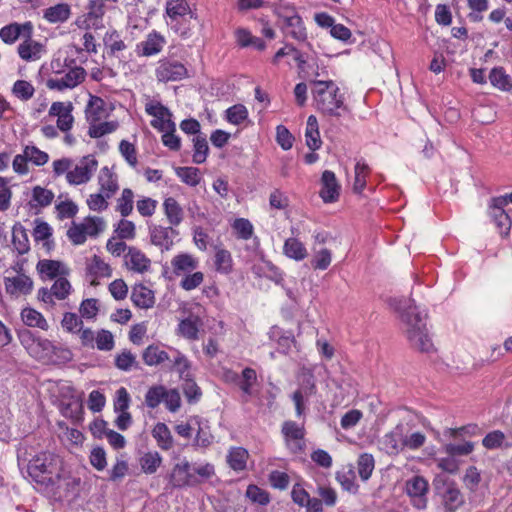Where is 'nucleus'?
Segmentation results:
<instances>
[{"label": "nucleus", "mask_w": 512, "mask_h": 512, "mask_svg": "<svg viewBox=\"0 0 512 512\" xmlns=\"http://www.w3.org/2000/svg\"><path fill=\"white\" fill-rule=\"evenodd\" d=\"M25 39L18 46V54L24 61H36L41 58L43 45L31 38L25 36Z\"/></svg>", "instance_id": "nucleus-25"}, {"label": "nucleus", "mask_w": 512, "mask_h": 512, "mask_svg": "<svg viewBox=\"0 0 512 512\" xmlns=\"http://www.w3.org/2000/svg\"><path fill=\"white\" fill-rule=\"evenodd\" d=\"M226 117L230 123L239 125L247 119L248 110L244 105L236 104L226 110Z\"/></svg>", "instance_id": "nucleus-61"}, {"label": "nucleus", "mask_w": 512, "mask_h": 512, "mask_svg": "<svg viewBox=\"0 0 512 512\" xmlns=\"http://www.w3.org/2000/svg\"><path fill=\"white\" fill-rule=\"evenodd\" d=\"M4 284L6 292L14 297H18L21 294L27 295L33 288V281L25 274H20L15 277H6Z\"/></svg>", "instance_id": "nucleus-21"}, {"label": "nucleus", "mask_w": 512, "mask_h": 512, "mask_svg": "<svg viewBox=\"0 0 512 512\" xmlns=\"http://www.w3.org/2000/svg\"><path fill=\"white\" fill-rule=\"evenodd\" d=\"M379 448L389 456H397L404 450V426L396 425L379 440Z\"/></svg>", "instance_id": "nucleus-12"}, {"label": "nucleus", "mask_w": 512, "mask_h": 512, "mask_svg": "<svg viewBox=\"0 0 512 512\" xmlns=\"http://www.w3.org/2000/svg\"><path fill=\"white\" fill-rule=\"evenodd\" d=\"M336 480L341 485L342 489L349 493L356 494L359 490V485L356 483V475L352 467L347 471L337 472Z\"/></svg>", "instance_id": "nucleus-48"}, {"label": "nucleus", "mask_w": 512, "mask_h": 512, "mask_svg": "<svg viewBox=\"0 0 512 512\" xmlns=\"http://www.w3.org/2000/svg\"><path fill=\"white\" fill-rule=\"evenodd\" d=\"M131 300L141 309H149L155 303L154 292L142 284L135 285L131 292Z\"/></svg>", "instance_id": "nucleus-27"}, {"label": "nucleus", "mask_w": 512, "mask_h": 512, "mask_svg": "<svg viewBox=\"0 0 512 512\" xmlns=\"http://www.w3.org/2000/svg\"><path fill=\"white\" fill-rule=\"evenodd\" d=\"M134 193L131 189H123L121 196L117 199L116 210L122 217L129 216L133 211Z\"/></svg>", "instance_id": "nucleus-55"}, {"label": "nucleus", "mask_w": 512, "mask_h": 512, "mask_svg": "<svg viewBox=\"0 0 512 512\" xmlns=\"http://www.w3.org/2000/svg\"><path fill=\"white\" fill-rule=\"evenodd\" d=\"M506 436L500 430L489 432L482 440V445L489 450L498 449L501 447H512V442H505Z\"/></svg>", "instance_id": "nucleus-51"}, {"label": "nucleus", "mask_w": 512, "mask_h": 512, "mask_svg": "<svg viewBox=\"0 0 512 512\" xmlns=\"http://www.w3.org/2000/svg\"><path fill=\"white\" fill-rule=\"evenodd\" d=\"M489 213L493 218V221L499 230L500 235L503 237L508 236L512 226V220L510 216L505 212L504 207L495 206L491 201L489 204Z\"/></svg>", "instance_id": "nucleus-26"}, {"label": "nucleus", "mask_w": 512, "mask_h": 512, "mask_svg": "<svg viewBox=\"0 0 512 512\" xmlns=\"http://www.w3.org/2000/svg\"><path fill=\"white\" fill-rule=\"evenodd\" d=\"M70 13L69 5L60 3L47 8L44 12V18L51 23L64 22L69 18Z\"/></svg>", "instance_id": "nucleus-43"}, {"label": "nucleus", "mask_w": 512, "mask_h": 512, "mask_svg": "<svg viewBox=\"0 0 512 512\" xmlns=\"http://www.w3.org/2000/svg\"><path fill=\"white\" fill-rule=\"evenodd\" d=\"M166 14L168 15L170 22L168 24L175 31H179L178 24L181 20H184L186 16L193 17V13L186 0H170L166 4Z\"/></svg>", "instance_id": "nucleus-15"}, {"label": "nucleus", "mask_w": 512, "mask_h": 512, "mask_svg": "<svg viewBox=\"0 0 512 512\" xmlns=\"http://www.w3.org/2000/svg\"><path fill=\"white\" fill-rule=\"evenodd\" d=\"M27 473L41 489L59 498L76 492L81 483L64 468L61 457L51 452L39 453L29 460Z\"/></svg>", "instance_id": "nucleus-1"}, {"label": "nucleus", "mask_w": 512, "mask_h": 512, "mask_svg": "<svg viewBox=\"0 0 512 512\" xmlns=\"http://www.w3.org/2000/svg\"><path fill=\"white\" fill-rule=\"evenodd\" d=\"M108 116L106 102L101 97L89 94V100L85 107V118L88 124L100 122Z\"/></svg>", "instance_id": "nucleus-16"}, {"label": "nucleus", "mask_w": 512, "mask_h": 512, "mask_svg": "<svg viewBox=\"0 0 512 512\" xmlns=\"http://www.w3.org/2000/svg\"><path fill=\"white\" fill-rule=\"evenodd\" d=\"M353 191L360 194L366 187V178L370 173L369 166L363 160L357 161L354 169Z\"/></svg>", "instance_id": "nucleus-47"}, {"label": "nucleus", "mask_w": 512, "mask_h": 512, "mask_svg": "<svg viewBox=\"0 0 512 512\" xmlns=\"http://www.w3.org/2000/svg\"><path fill=\"white\" fill-rule=\"evenodd\" d=\"M202 325V319L191 313L178 324V334L187 340L195 341L199 338V329Z\"/></svg>", "instance_id": "nucleus-24"}, {"label": "nucleus", "mask_w": 512, "mask_h": 512, "mask_svg": "<svg viewBox=\"0 0 512 512\" xmlns=\"http://www.w3.org/2000/svg\"><path fill=\"white\" fill-rule=\"evenodd\" d=\"M284 254L296 261H302L308 255L307 249L304 244L297 238L286 239L283 246Z\"/></svg>", "instance_id": "nucleus-34"}, {"label": "nucleus", "mask_w": 512, "mask_h": 512, "mask_svg": "<svg viewBox=\"0 0 512 512\" xmlns=\"http://www.w3.org/2000/svg\"><path fill=\"white\" fill-rule=\"evenodd\" d=\"M21 342L30 355L38 359L47 356L52 349V343L49 340L35 339L30 332L21 335Z\"/></svg>", "instance_id": "nucleus-20"}, {"label": "nucleus", "mask_w": 512, "mask_h": 512, "mask_svg": "<svg viewBox=\"0 0 512 512\" xmlns=\"http://www.w3.org/2000/svg\"><path fill=\"white\" fill-rule=\"evenodd\" d=\"M118 128L116 121L94 122L89 124L88 135L91 138H100L114 132Z\"/></svg>", "instance_id": "nucleus-53"}, {"label": "nucleus", "mask_w": 512, "mask_h": 512, "mask_svg": "<svg viewBox=\"0 0 512 512\" xmlns=\"http://www.w3.org/2000/svg\"><path fill=\"white\" fill-rule=\"evenodd\" d=\"M87 236H97L105 228V222L101 217H87L82 223Z\"/></svg>", "instance_id": "nucleus-64"}, {"label": "nucleus", "mask_w": 512, "mask_h": 512, "mask_svg": "<svg viewBox=\"0 0 512 512\" xmlns=\"http://www.w3.org/2000/svg\"><path fill=\"white\" fill-rule=\"evenodd\" d=\"M375 469V459L372 454L362 453L357 460V471L362 481L366 482L370 479Z\"/></svg>", "instance_id": "nucleus-42"}, {"label": "nucleus", "mask_w": 512, "mask_h": 512, "mask_svg": "<svg viewBox=\"0 0 512 512\" xmlns=\"http://www.w3.org/2000/svg\"><path fill=\"white\" fill-rule=\"evenodd\" d=\"M106 13V6H102L99 2L89 0L87 12L79 16L75 24L78 28L89 31L90 29L101 30L104 23L103 18Z\"/></svg>", "instance_id": "nucleus-8"}, {"label": "nucleus", "mask_w": 512, "mask_h": 512, "mask_svg": "<svg viewBox=\"0 0 512 512\" xmlns=\"http://www.w3.org/2000/svg\"><path fill=\"white\" fill-rule=\"evenodd\" d=\"M281 433L284 438L287 449L293 454H301L304 452L305 444V428L304 425L295 421H284L281 427Z\"/></svg>", "instance_id": "nucleus-6"}, {"label": "nucleus", "mask_w": 512, "mask_h": 512, "mask_svg": "<svg viewBox=\"0 0 512 512\" xmlns=\"http://www.w3.org/2000/svg\"><path fill=\"white\" fill-rule=\"evenodd\" d=\"M169 483L174 488L195 487L200 484V479L192 472L191 463L183 458L173 466Z\"/></svg>", "instance_id": "nucleus-7"}, {"label": "nucleus", "mask_w": 512, "mask_h": 512, "mask_svg": "<svg viewBox=\"0 0 512 512\" xmlns=\"http://www.w3.org/2000/svg\"><path fill=\"white\" fill-rule=\"evenodd\" d=\"M464 503V498L460 490L454 483H449L443 494V504L446 510L455 512Z\"/></svg>", "instance_id": "nucleus-30"}, {"label": "nucleus", "mask_w": 512, "mask_h": 512, "mask_svg": "<svg viewBox=\"0 0 512 512\" xmlns=\"http://www.w3.org/2000/svg\"><path fill=\"white\" fill-rule=\"evenodd\" d=\"M194 143V154L193 162L196 164H202L206 161L209 147L205 136L197 135L193 139Z\"/></svg>", "instance_id": "nucleus-58"}, {"label": "nucleus", "mask_w": 512, "mask_h": 512, "mask_svg": "<svg viewBox=\"0 0 512 512\" xmlns=\"http://www.w3.org/2000/svg\"><path fill=\"white\" fill-rule=\"evenodd\" d=\"M12 243L20 255L27 253L30 249L26 229L21 224L13 226Z\"/></svg>", "instance_id": "nucleus-37"}, {"label": "nucleus", "mask_w": 512, "mask_h": 512, "mask_svg": "<svg viewBox=\"0 0 512 512\" xmlns=\"http://www.w3.org/2000/svg\"><path fill=\"white\" fill-rule=\"evenodd\" d=\"M305 137L306 145L311 151L320 149L322 141L320 138L318 121L314 115H310L307 119Z\"/></svg>", "instance_id": "nucleus-29"}, {"label": "nucleus", "mask_w": 512, "mask_h": 512, "mask_svg": "<svg viewBox=\"0 0 512 512\" xmlns=\"http://www.w3.org/2000/svg\"><path fill=\"white\" fill-rule=\"evenodd\" d=\"M269 338L277 342L278 351L287 354L295 344L294 335L290 331H284L278 326H273L269 331Z\"/></svg>", "instance_id": "nucleus-28"}, {"label": "nucleus", "mask_w": 512, "mask_h": 512, "mask_svg": "<svg viewBox=\"0 0 512 512\" xmlns=\"http://www.w3.org/2000/svg\"><path fill=\"white\" fill-rule=\"evenodd\" d=\"M405 491L411 498L413 507L423 510L427 507L428 482L422 476H413L405 483Z\"/></svg>", "instance_id": "nucleus-11"}, {"label": "nucleus", "mask_w": 512, "mask_h": 512, "mask_svg": "<svg viewBox=\"0 0 512 512\" xmlns=\"http://www.w3.org/2000/svg\"><path fill=\"white\" fill-rule=\"evenodd\" d=\"M216 270L222 274H228L232 271V256L228 250L218 249L215 253Z\"/></svg>", "instance_id": "nucleus-57"}, {"label": "nucleus", "mask_w": 512, "mask_h": 512, "mask_svg": "<svg viewBox=\"0 0 512 512\" xmlns=\"http://www.w3.org/2000/svg\"><path fill=\"white\" fill-rule=\"evenodd\" d=\"M170 360L173 363V368L177 371L181 379H186L192 376L191 362L179 350L173 349V358Z\"/></svg>", "instance_id": "nucleus-44"}, {"label": "nucleus", "mask_w": 512, "mask_h": 512, "mask_svg": "<svg viewBox=\"0 0 512 512\" xmlns=\"http://www.w3.org/2000/svg\"><path fill=\"white\" fill-rule=\"evenodd\" d=\"M175 173L183 183L192 187L201 181L200 170L196 167H176Z\"/></svg>", "instance_id": "nucleus-52"}, {"label": "nucleus", "mask_w": 512, "mask_h": 512, "mask_svg": "<svg viewBox=\"0 0 512 512\" xmlns=\"http://www.w3.org/2000/svg\"><path fill=\"white\" fill-rule=\"evenodd\" d=\"M87 270L94 277H110L112 269L109 264L105 263L99 256L94 255L87 265Z\"/></svg>", "instance_id": "nucleus-56"}, {"label": "nucleus", "mask_w": 512, "mask_h": 512, "mask_svg": "<svg viewBox=\"0 0 512 512\" xmlns=\"http://www.w3.org/2000/svg\"><path fill=\"white\" fill-rule=\"evenodd\" d=\"M163 209L168 223L173 226H178L184 216V212L180 204L173 197H168L163 202Z\"/></svg>", "instance_id": "nucleus-31"}, {"label": "nucleus", "mask_w": 512, "mask_h": 512, "mask_svg": "<svg viewBox=\"0 0 512 512\" xmlns=\"http://www.w3.org/2000/svg\"><path fill=\"white\" fill-rule=\"evenodd\" d=\"M322 188L320 196L325 203H332L339 197L340 186L337 182L335 173L330 170H325L321 177Z\"/></svg>", "instance_id": "nucleus-22"}, {"label": "nucleus", "mask_w": 512, "mask_h": 512, "mask_svg": "<svg viewBox=\"0 0 512 512\" xmlns=\"http://www.w3.org/2000/svg\"><path fill=\"white\" fill-rule=\"evenodd\" d=\"M73 111V104L71 102H53L49 109V116L57 117V128L67 133L69 130H71L73 123H74V117L72 115Z\"/></svg>", "instance_id": "nucleus-13"}, {"label": "nucleus", "mask_w": 512, "mask_h": 512, "mask_svg": "<svg viewBox=\"0 0 512 512\" xmlns=\"http://www.w3.org/2000/svg\"><path fill=\"white\" fill-rule=\"evenodd\" d=\"M319 73L310 81L315 108L326 117L340 118L349 112L344 94L333 80L318 79Z\"/></svg>", "instance_id": "nucleus-3"}, {"label": "nucleus", "mask_w": 512, "mask_h": 512, "mask_svg": "<svg viewBox=\"0 0 512 512\" xmlns=\"http://www.w3.org/2000/svg\"><path fill=\"white\" fill-rule=\"evenodd\" d=\"M143 361L148 366H157L170 360L168 353L156 345H149L142 354Z\"/></svg>", "instance_id": "nucleus-36"}, {"label": "nucleus", "mask_w": 512, "mask_h": 512, "mask_svg": "<svg viewBox=\"0 0 512 512\" xmlns=\"http://www.w3.org/2000/svg\"><path fill=\"white\" fill-rule=\"evenodd\" d=\"M21 318L25 325L47 330L49 325L43 315L35 309L24 308L21 312Z\"/></svg>", "instance_id": "nucleus-39"}, {"label": "nucleus", "mask_w": 512, "mask_h": 512, "mask_svg": "<svg viewBox=\"0 0 512 512\" xmlns=\"http://www.w3.org/2000/svg\"><path fill=\"white\" fill-rule=\"evenodd\" d=\"M177 231L172 227H163L161 225L149 226V236L151 244L159 247L161 251H168L173 246V239Z\"/></svg>", "instance_id": "nucleus-14"}, {"label": "nucleus", "mask_w": 512, "mask_h": 512, "mask_svg": "<svg viewBox=\"0 0 512 512\" xmlns=\"http://www.w3.org/2000/svg\"><path fill=\"white\" fill-rule=\"evenodd\" d=\"M145 111L147 114L156 118L155 121H157V125L163 124L165 121H168V119H171L172 116L169 109L158 101H149L146 103Z\"/></svg>", "instance_id": "nucleus-50"}, {"label": "nucleus", "mask_w": 512, "mask_h": 512, "mask_svg": "<svg viewBox=\"0 0 512 512\" xmlns=\"http://www.w3.org/2000/svg\"><path fill=\"white\" fill-rule=\"evenodd\" d=\"M54 199V193L41 186H35L32 189V198L30 201L31 207H46L49 206Z\"/></svg>", "instance_id": "nucleus-45"}, {"label": "nucleus", "mask_w": 512, "mask_h": 512, "mask_svg": "<svg viewBox=\"0 0 512 512\" xmlns=\"http://www.w3.org/2000/svg\"><path fill=\"white\" fill-rule=\"evenodd\" d=\"M104 44L108 49V53L112 56H116L119 52L126 49L124 41L116 30H111L105 34Z\"/></svg>", "instance_id": "nucleus-54"}, {"label": "nucleus", "mask_w": 512, "mask_h": 512, "mask_svg": "<svg viewBox=\"0 0 512 512\" xmlns=\"http://www.w3.org/2000/svg\"><path fill=\"white\" fill-rule=\"evenodd\" d=\"M98 182L100 192L104 193L107 198H110L119 188L116 175L108 167H103L100 170Z\"/></svg>", "instance_id": "nucleus-32"}, {"label": "nucleus", "mask_w": 512, "mask_h": 512, "mask_svg": "<svg viewBox=\"0 0 512 512\" xmlns=\"http://www.w3.org/2000/svg\"><path fill=\"white\" fill-rule=\"evenodd\" d=\"M33 25L31 22L23 24L11 23L0 29V38L6 44H13L20 36H32Z\"/></svg>", "instance_id": "nucleus-19"}, {"label": "nucleus", "mask_w": 512, "mask_h": 512, "mask_svg": "<svg viewBox=\"0 0 512 512\" xmlns=\"http://www.w3.org/2000/svg\"><path fill=\"white\" fill-rule=\"evenodd\" d=\"M24 151L25 157L28 158V161L32 162L36 166H42L49 160V155L36 146H26Z\"/></svg>", "instance_id": "nucleus-63"}, {"label": "nucleus", "mask_w": 512, "mask_h": 512, "mask_svg": "<svg viewBox=\"0 0 512 512\" xmlns=\"http://www.w3.org/2000/svg\"><path fill=\"white\" fill-rule=\"evenodd\" d=\"M64 265L60 261L56 260H40L37 264L38 272L50 279L57 277L58 275L64 274Z\"/></svg>", "instance_id": "nucleus-40"}, {"label": "nucleus", "mask_w": 512, "mask_h": 512, "mask_svg": "<svg viewBox=\"0 0 512 512\" xmlns=\"http://www.w3.org/2000/svg\"><path fill=\"white\" fill-rule=\"evenodd\" d=\"M166 44L165 38L156 31L149 33L146 39L137 44L136 52L139 56H153L160 53Z\"/></svg>", "instance_id": "nucleus-18"}, {"label": "nucleus", "mask_w": 512, "mask_h": 512, "mask_svg": "<svg viewBox=\"0 0 512 512\" xmlns=\"http://www.w3.org/2000/svg\"><path fill=\"white\" fill-rule=\"evenodd\" d=\"M395 308L405 324V332L410 343L421 352H430L433 343L426 327L427 314L415 305L413 299L394 300Z\"/></svg>", "instance_id": "nucleus-2"}, {"label": "nucleus", "mask_w": 512, "mask_h": 512, "mask_svg": "<svg viewBox=\"0 0 512 512\" xmlns=\"http://www.w3.org/2000/svg\"><path fill=\"white\" fill-rule=\"evenodd\" d=\"M197 265L198 262L189 254H179L172 260V266L176 275L190 273L197 268Z\"/></svg>", "instance_id": "nucleus-38"}, {"label": "nucleus", "mask_w": 512, "mask_h": 512, "mask_svg": "<svg viewBox=\"0 0 512 512\" xmlns=\"http://www.w3.org/2000/svg\"><path fill=\"white\" fill-rule=\"evenodd\" d=\"M274 11L278 17L280 28L286 36H290L297 41H305L307 39L303 20L297 13L294 5H279Z\"/></svg>", "instance_id": "nucleus-4"}, {"label": "nucleus", "mask_w": 512, "mask_h": 512, "mask_svg": "<svg viewBox=\"0 0 512 512\" xmlns=\"http://www.w3.org/2000/svg\"><path fill=\"white\" fill-rule=\"evenodd\" d=\"M162 456L157 452H147L140 459L139 464L142 471L146 474H153L162 464Z\"/></svg>", "instance_id": "nucleus-46"}, {"label": "nucleus", "mask_w": 512, "mask_h": 512, "mask_svg": "<svg viewBox=\"0 0 512 512\" xmlns=\"http://www.w3.org/2000/svg\"><path fill=\"white\" fill-rule=\"evenodd\" d=\"M115 366L122 371H130L137 366L135 355L129 350H123L115 357Z\"/></svg>", "instance_id": "nucleus-60"}, {"label": "nucleus", "mask_w": 512, "mask_h": 512, "mask_svg": "<svg viewBox=\"0 0 512 512\" xmlns=\"http://www.w3.org/2000/svg\"><path fill=\"white\" fill-rule=\"evenodd\" d=\"M256 382V371L252 368L247 367L242 371V374L239 377L237 385L246 397H250L253 394V386L255 385Z\"/></svg>", "instance_id": "nucleus-49"}, {"label": "nucleus", "mask_w": 512, "mask_h": 512, "mask_svg": "<svg viewBox=\"0 0 512 512\" xmlns=\"http://www.w3.org/2000/svg\"><path fill=\"white\" fill-rule=\"evenodd\" d=\"M152 436L160 449L167 451L173 447V437L165 423H157L152 430Z\"/></svg>", "instance_id": "nucleus-33"}, {"label": "nucleus", "mask_w": 512, "mask_h": 512, "mask_svg": "<svg viewBox=\"0 0 512 512\" xmlns=\"http://www.w3.org/2000/svg\"><path fill=\"white\" fill-rule=\"evenodd\" d=\"M474 450V443L467 441L461 444L448 443L444 446V451L449 456H466L472 453Z\"/></svg>", "instance_id": "nucleus-62"}, {"label": "nucleus", "mask_w": 512, "mask_h": 512, "mask_svg": "<svg viewBox=\"0 0 512 512\" xmlns=\"http://www.w3.org/2000/svg\"><path fill=\"white\" fill-rule=\"evenodd\" d=\"M490 83L503 91L512 89V78L505 73L502 67H495L489 73Z\"/></svg>", "instance_id": "nucleus-41"}, {"label": "nucleus", "mask_w": 512, "mask_h": 512, "mask_svg": "<svg viewBox=\"0 0 512 512\" xmlns=\"http://www.w3.org/2000/svg\"><path fill=\"white\" fill-rule=\"evenodd\" d=\"M155 75L159 82L181 81L188 76V70L177 60L164 58L159 60Z\"/></svg>", "instance_id": "nucleus-9"}, {"label": "nucleus", "mask_w": 512, "mask_h": 512, "mask_svg": "<svg viewBox=\"0 0 512 512\" xmlns=\"http://www.w3.org/2000/svg\"><path fill=\"white\" fill-rule=\"evenodd\" d=\"M98 162L94 156L88 155L67 172L66 180L70 185H81L87 183L97 170Z\"/></svg>", "instance_id": "nucleus-10"}, {"label": "nucleus", "mask_w": 512, "mask_h": 512, "mask_svg": "<svg viewBox=\"0 0 512 512\" xmlns=\"http://www.w3.org/2000/svg\"><path fill=\"white\" fill-rule=\"evenodd\" d=\"M54 76L46 81V86L50 90L64 91L66 89H73L82 83L86 76L84 68L75 66L69 67L68 70L54 71Z\"/></svg>", "instance_id": "nucleus-5"}, {"label": "nucleus", "mask_w": 512, "mask_h": 512, "mask_svg": "<svg viewBox=\"0 0 512 512\" xmlns=\"http://www.w3.org/2000/svg\"><path fill=\"white\" fill-rule=\"evenodd\" d=\"M166 388L163 385L152 386L145 395V403L147 407L154 409L164 401Z\"/></svg>", "instance_id": "nucleus-59"}, {"label": "nucleus", "mask_w": 512, "mask_h": 512, "mask_svg": "<svg viewBox=\"0 0 512 512\" xmlns=\"http://www.w3.org/2000/svg\"><path fill=\"white\" fill-rule=\"evenodd\" d=\"M249 454L242 447H233L227 455V463L235 471H242L246 468Z\"/></svg>", "instance_id": "nucleus-35"}, {"label": "nucleus", "mask_w": 512, "mask_h": 512, "mask_svg": "<svg viewBox=\"0 0 512 512\" xmlns=\"http://www.w3.org/2000/svg\"><path fill=\"white\" fill-rule=\"evenodd\" d=\"M126 267L137 273H145L150 269L151 260L138 248L129 247L124 256Z\"/></svg>", "instance_id": "nucleus-17"}, {"label": "nucleus", "mask_w": 512, "mask_h": 512, "mask_svg": "<svg viewBox=\"0 0 512 512\" xmlns=\"http://www.w3.org/2000/svg\"><path fill=\"white\" fill-rule=\"evenodd\" d=\"M151 125L163 132L162 142L166 147L174 151H178L180 149L181 140L177 135H175L176 126L171 119H168V121H165L160 125H157V121H152Z\"/></svg>", "instance_id": "nucleus-23"}]
</instances>
